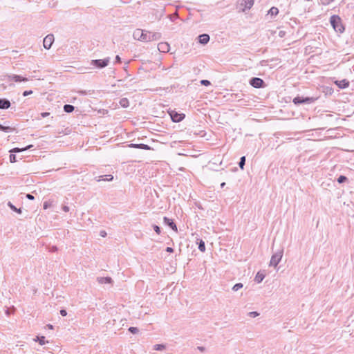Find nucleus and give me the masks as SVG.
<instances>
[{
	"label": "nucleus",
	"mask_w": 354,
	"mask_h": 354,
	"mask_svg": "<svg viewBox=\"0 0 354 354\" xmlns=\"http://www.w3.org/2000/svg\"><path fill=\"white\" fill-rule=\"evenodd\" d=\"M254 1L253 0H239V4L240 6V9L242 11H245L247 9H250L253 6Z\"/></svg>",
	"instance_id": "obj_3"
},
{
	"label": "nucleus",
	"mask_w": 354,
	"mask_h": 354,
	"mask_svg": "<svg viewBox=\"0 0 354 354\" xmlns=\"http://www.w3.org/2000/svg\"><path fill=\"white\" fill-rule=\"evenodd\" d=\"M330 22L335 32L340 34L344 32L345 27L343 24L342 19L338 15L331 16Z\"/></svg>",
	"instance_id": "obj_1"
},
{
	"label": "nucleus",
	"mask_w": 354,
	"mask_h": 354,
	"mask_svg": "<svg viewBox=\"0 0 354 354\" xmlns=\"http://www.w3.org/2000/svg\"><path fill=\"white\" fill-rule=\"evenodd\" d=\"M60 314L62 315V316H66L67 315V313L65 310H62L60 311Z\"/></svg>",
	"instance_id": "obj_38"
},
{
	"label": "nucleus",
	"mask_w": 354,
	"mask_h": 354,
	"mask_svg": "<svg viewBox=\"0 0 354 354\" xmlns=\"http://www.w3.org/2000/svg\"><path fill=\"white\" fill-rule=\"evenodd\" d=\"M242 287H243V284L241 283H239L235 284L233 286L232 289L234 291H237L239 289L241 288Z\"/></svg>",
	"instance_id": "obj_25"
},
{
	"label": "nucleus",
	"mask_w": 354,
	"mask_h": 354,
	"mask_svg": "<svg viewBox=\"0 0 354 354\" xmlns=\"http://www.w3.org/2000/svg\"><path fill=\"white\" fill-rule=\"evenodd\" d=\"M279 14V9L277 7H272L268 12V15L274 17Z\"/></svg>",
	"instance_id": "obj_17"
},
{
	"label": "nucleus",
	"mask_w": 354,
	"mask_h": 354,
	"mask_svg": "<svg viewBox=\"0 0 354 354\" xmlns=\"http://www.w3.org/2000/svg\"><path fill=\"white\" fill-rule=\"evenodd\" d=\"M245 156H243L241 158V160H240V162H239V167H241V169H243V167H244V165H245Z\"/></svg>",
	"instance_id": "obj_24"
},
{
	"label": "nucleus",
	"mask_w": 354,
	"mask_h": 354,
	"mask_svg": "<svg viewBox=\"0 0 354 354\" xmlns=\"http://www.w3.org/2000/svg\"><path fill=\"white\" fill-rule=\"evenodd\" d=\"M250 83L254 88H261L263 85V81L258 77L252 78Z\"/></svg>",
	"instance_id": "obj_8"
},
{
	"label": "nucleus",
	"mask_w": 354,
	"mask_h": 354,
	"mask_svg": "<svg viewBox=\"0 0 354 354\" xmlns=\"http://www.w3.org/2000/svg\"><path fill=\"white\" fill-rule=\"evenodd\" d=\"M335 83L340 88H345L349 85V82L346 80L335 81Z\"/></svg>",
	"instance_id": "obj_13"
},
{
	"label": "nucleus",
	"mask_w": 354,
	"mask_h": 354,
	"mask_svg": "<svg viewBox=\"0 0 354 354\" xmlns=\"http://www.w3.org/2000/svg\"><path fill=\"white\" fill-rule=\"evenodd\" d=\"M35 341H38L40 345H44L46 344L45 337H44V336L37 337L35 339Z\"/></svg>",
	"instance_id": "obj_22"
},
{
	"label": "nucleus",
	"mask_w": 354,
	"mask_h": 354,
	"mask_svg": "<svg viewBox=\"0 0 354 354\" xmlns=\"http://www.w3.org/2000/svg\"><path fill=\"white\" fill-rule=\"evenodd\" d=\"M316 100L315 98L313 97H302L300 96H297L293 99V102L295 104H301V103H312Z\"/></svg>",
	"instance_id": "obj_5"
},
{
	"label": "nucleus",
	"mask_w": 354,
	"mask_h": 354,
	"mask_svg": "<svg viewBox=\"0 0 354 354\" xmlns=\"http://www.w3.org/2000/svg\"><path fill=\"white\" fill-rule=\"evenodd\" d=\"M11 208H12L13 209H15L17 212L18 213H21V209H17L16 207H13V206H11Z\"/></svg>",
	"instance_id": "obj_41"
},
{
	"label": "nucleus",
	"mask_w": 354,
	"mask_h": 354,
	"mask_svg": "<svg viewBox=\"0 0 354 354\" xmlns=\"http://www.w3.org/2000/svg\"><path fill=\"white\" fill-rule=\"evenodd\" d=\"M250 315L253 317H255L259 315V313H257V312H250Z\"/></svg>",
	"instance_id": "obj_35"
},
{
	"label": "nucleus",
	"mask_w": 354,
	"mask_h": 354,
	"mask_svg": "<svg viewBox=\"0 0 354 354\" xmlns=\"http://www.w3.org/2000/svg\"><path fill=\"white\" fill-rule=\"evenodd\" d=\"M198 38L199 42L202 44H206L209 40V36L207 34H203Z\"/></svg>",
	"instance_id": "obj_16"
},
{
	"label": "nucleus",
	"mask_w": 354,
	"mask_h": 354,
	"mask_svg": "<svg viewBox=\"0 0 354 354\" xmlns=\"http://www.w3.org/2000/svg\"><path fill=\"white\" fill-rule=\"evenodd\" d=\"M201 84L205 86H209L210 84V82L206 80H203L201 81Z\"/></svg>",
	"instance_id": "obj_30"
},
{
	"label": "nucleus",
	"mask_w": 354,
	"mask_h": 354,
	"mask_svg": "<svg viewBox=\"0 0 354 354\" xmlns=\"http://www.w3.org/2000/svg\"><path fill=\"white\" fill-rule=\"evenodd\" d=\"M264 279V274L261 272H258L255 277V281L260 283Z\"/></svg>",
	"instance_id": "obj_19"
},
{
	"label": "nucleus",
	"mask_w": 354,
	"mask_h": 354,
	"mask_svg": "<svg viewBox=\"0 0 354 354\" xmlns=\"http://www.w3.org/2000/svg\"><path fill=\"white\" fill-rule=\"evenodd\" d=\"M129 330L132 333H136L138 331V328L136 327H130Z\"/></svg>",
	"instance_id": "obj_31"
},
{
	"label": "nucleus",
	"mask_w": 354,
	"mask_h": 354,
	"mask_svg": "<svg viewBox=\"0 0 354 354\" xmlns=\"http://www.w3.org/2000/svg\"><path fill=\"white\" fill-rule=\"evenodd\" d=\"M281 258V254H274L271 258L270 265L276 267L278 265V263H279Z\"/></svg>",
	"instance_id": "obj_9"
},
{
	"label": "nucleus",
	"mask_w": 354,
	"mask_h": 354,
	"mask_svg": "<svg viewBox=\"0 0 354 354\" xmlns=\"http://www.w3.org/2000/svg\"><path fill=\"white\" fill-rule=\"evenodd\" d=\"M9 80H12V81H14L15 82H26V81L28 80L27 78L23 77H21L20 75H13L12 76H9Z\"/></svg>",
	"instance_id": "obj_11"
},
{
	"label": "nucleus",
	"mask_w": 354,
	"mask_h": 354,
	"mask_svg": "<svg viewBox=\"0 0 354 354\" xmlns=\"http://www.w3.org/2000/svg\"><path fill=\"white\" fill-rule=\"evenodd\" d=\"M164 221L166 224H167L175 232L178 231V228L176 225L174 223L171 219L168 218L167 217L164 218Z\"/></svg>",
	"instance_id": "obj_12"
},
{
	"label": "nucleus",
	"mask_w": 354,
	"mask_h": 354,
	"mask_svg": "<svg viewBox=\"0 0 354 354\" xmlns=\"http://www.w3.org/2000/svg\"><path fill=\"white\" fill-rule=\"evenodd\" d=\"M166 251L168 252H173L174 250H173L172 248L167 247V249H166Z\"/></svg>",
	"instance_id": "obj_40"
},
{
	"label": "nucleus",
	"mask_w": 354,
	"mask_h": 354,
	"mask_svg": "<svg viewBox=\"0 0 354 354\" xmlns=\"http://www.w3.org/2000/svg\"><path fill=\"white\" fill-rule=\"evenodd\" d=\"M108 176L109 177V178H106V179L102 178V180H113V177L112 175H109Z\"/></svg>",
	"instance_id": "obj_39"
},
{
	"label": "nucleus",
	"mask_w": 354,
	"mask_h": 354,
	"mask_svg": "<svg viewBox=\"0 0 354 354\" xmlns=\"http://www.w3.org/2000/svg\"><path fill=\"white\" fill-rule=\"evenodd\" d=\"M153 228H154L155 232H156L158 234H159L160 233V227H159L158 226L155 225Z\"/></svg>",
	"instance_id": "obj_34"
},
{
	"label": "nucleus",
	"mask_w": 354,
	"mask_h": 354,
	"mask_svg": "<svg viewBox=\"0 0 354 354\" xmlns=\"http://www.w3.org/2000/svg\"><path fill=\"white\" fill-rule=\"evenodd\" d=\"M32 93V91H25L23 93L24 96H28V95H30Z\"/></svg>",
	"instance_id": "obj_32"
},
{
	"label": "nucleus",
	"mask_w": 354,
	"mask_h": 354,
	"mask_svg": "<svg viewBox=\"0 0 354 354\" xmlns=\"http://www.w3.org/2000/svg\"><path fill=\"white\" fill-rule=\"evenodd\" d=\"M54 41V36L53 35H47L44 39V47L49 49Z\"/></svg>",
	"instance_id": "obj_7"
},
{
	"label": "nucleus",
	"mask_w": 354,
	"mask_h": 354,
	"mask_svg": "<svg viewBox=\"0 0 354 354\" xmlns=\"http://www.w3.org/2000/svg\"><path fill=\"white\" fill-rule=\"evenodd\" d=\"M198 249L201 252H205V243L202 240L200 241V243H199V245H198Z\"/></svg>",
	"instance_id": "obj_23"
},
{
	"label": "nucleus",
	"mask_w": 354,
	"mask_h": 354,
	"mask_svg": "<svg viewBox=\"0 0 354 354\" xmlns=\"http://www.w3.org/2000/svg\"><path fill=\"white\" fill-rule=\"evenodd\" d=\"M32 147V145H28V146H27V147H24V148H21V149L16 147V148H14V149H11V150L10 151V153H14V152H20V151H25V150H26V149H30V147Z\"/></svg>",
	"instance_id": "obj_18"
},
{
	"label": "nucleus",
	"mask_w": 354,
	"mask_h": 354,
	"mask_svg": "<svg viewBox=\"0 0 354 354\" xmlns=\"http://www.w3.org/2000/svg\"><path fill=\"white\" fill-rule=\"evenodd\" d=\"M10 106V102L6 99L0 100V109H8Z\"/></svg>",
	"instance_id": "obj_15"
},
{
	"label": "nucleus",
	"mask_w": 354,
	"mask_h": 354,
	"mask_svg": "<svg viewBox=\"0 0 354 354\" xmlns=\"http://www.w3.org/2000/svg\"><path fill=\"white\" fill-rule=\"evenodd\" d=\"M158 48L162 53H167L169 50V45L166 42H161L158 44Z\"/></svg>",
	"instance_id": "obj_10"
},
{
	"label": "nucleus",
	"mask_w": 354,
	"mask_h": 354,
	"mask_svg": "<svg viewBox=\"0 0 354 354\" xmlns=\"http://www.w3.org/2000/svg\"><path fill=\"white\" fill-rule=\"evenodd\" d=\"M10 161L11 162H15L17 161L16 156L15 154L10 155Z\"/></svg>",
	"instance_id": "obj_29"
},
{
	"label": "nucleus",
	"mask_w": 354,
	"mask_h": 354,
	"mask_svg": "<svg viewBox=\"0 0 354 354\" xmlns=\"http://www.w3.org/2000/svg\"><path fill=\"white\" fill-rule=\"evenodd\" d=\"M105 234H106V233H105V232H103V233H102V236H105Z\"/></svg>",
	"instance_id": "obj_43"
},
{
	"label": "nucleus",
	"mask_w": 354,
	"mask_h": 354,
	"mask_svg": "<svg viewBox=\"0 0 354 354\" xmlns=\"http://www.w3.org/2000/svg\"><path fill=\"white\" fill-rule=\"evenodd\" d=\"M26 198L30 199V200H33L34 199V196L32 195H31V194H28L26 195Z\"/></svg>",
	"instance_id": "obj_37"
},
{
	"label": "nucleus",
	"mask_w": 354,
	"mask_h": 354,
	"mask_svg": "<svg viewBox=\"0 0 354 354\" xmlns=\"http://www.w3.org/2000/svg\"><path fill=\"white\" fill-rule=\"evenodd\" d=\"M346 177L344 176H340L338 179H337V181L339 183H342L343 182H344L345 180H346Z\"/></svg>",
	"instance_id": "obj_28"
},
{
	"label": "nucleus",
	"mask_w": 354,
	"mask_h": 354,
	"mask_svg": "<svg viewBox=\"0 0 354 354\" xmlns=\"http://www.w3.org/2000/svg\"><path fill=\"white\" fill-rule=\"evenodd\" d=\"M133 37L135 39L142 41H149L153 39L155 34L148 32H145L142 30L138 29L134 32Z\"/></svg>",
	"instance_id": "obj_2"
},
{
	"label": "nucleus",
	"mask_w": 354,
	"mask_h": 354,
	"mask_svg": "<svg viewBox=\"0 0 354 354\" xmlns=\"http://www.w3.org/2000/svg\"><path fill=\"white\" fill-rule=\"evenodd\" d=\"M116 59L119 60V59H120L119 56H117V57H116Z\"/></svg>",
	"instance_id": "obj_45"
},
{
	"label": "nucleus",
	"mask_w": 354,
	"mask_h": 354,
	"mask_svg": "<svg viewBox=\"0 0 354 354\" xmlns=\"http://www.w3.org/2000/svg\"><path fill=\"white\" fill-rule=\"evenodd\" d=\"M165 348V346L162 344H156L154 346V349L156 351L163 350Z\"/></svg>",
	"instance_id": "obj_26"
},
{
	"label": "nucleus",
	"mask_w": 354,
	"mask_h": 354,
	"mask_svg": "<svg viewBox=\"0 0 354 354\" xmlns=\"http://www.w3.org/2000/svg\"><path fill=\"white\" fill-rule=\"evenodd\" d=\"M50 115V113L48 112H43L41 113V115L42 118H45V117H47Z\"/></svg>",
	"instance_id": "obj_36"
},
{
	"label": "nucleus",
	"mask_w": 354,
	"mask_h": 354,
	"mask_svg": "<svg viewBox=\"0 0 354 354\" xmlns=\"http://www.w3.org/2000/svg\"><path fill=\"white\" fill-rule=\"evenodd\" d=\"M109 62V59H104L93 60L91 64L98 68H103V67L106 66L108 65Z\"/></svg>",
	"instance_id": "obj_6"
},
{
	"label": "nucleus",
	"mask_w": 354,
	"mask_h": 354,
	"mask_svg": "<svg viewBox=\"0 0 354 354\" xmlns=\"http://www.w3.org/2000/svg\"><path fill=\"white\" fill-rule=\"evenodd\" d=\"M169 115L171 116V120L174 122H180L181 120H183L184 119V118L185 116L184 113H179L174 110L169 111Z\"/></svg>",
	"instance_id": "obj_4"
},
{
	"label": "nucleus",
	"mask_w": 354,
	"mask_h": 354,
	"mask_svg": "<svg viewBox=\"0 0 354 354\" xmlns=\"http://www.w3.org/2000/svg\"><path fill=\"white\" fill-rule=\"evenodd\" d=\"M0 130L3 131H11L12 129L9 127H4V126L0 124Z\"/></svg>",
	"instance_id": "obj_27"
},
{
	"label": "nucleus",
	"mask_w": 354,
	"mask_h": 354,
	"mask_svg": "<svg viewBox=\"0 0 354 354\" xmlns=\"http://www.w3.org/2000/svg\"><path fill=\"white\" fill-rule=\"evenodd\" d=\"M48 327H49V328H53V326L52 325H49Z\"/></svg>",
	"instance_id": "obj_44"
},
{
	"label": "nucleus",
	"mask_w": 354,
	"mask_h": 354,
	"mask_svg": "<svg viewBox=\"0 0 354 354\" xmlns=\"http://www.w3.org/2000/svg\"><path fill=\"white\" fill-rule=\"evenodd\" d=\"M129 147H132V148H139V149H145V150L151 149L149 146H148L147 145H145V144H131V145H129Z\"/></svg>",
	"instance_id": "obj_14"
},
{
	"label": "nucleus",
	"mask_w": 354,
	"mask_h": 354,
	"mask_svg": "<svg viewBox=\"0 0 354 354\" xmlns=\"http://www.w3.org/2000/svg\"><path fill=\"white\" fill-rule=\"evenodd\" d=\"M64 110L67 113H71L74 110V106L70 104H66L64 106Z\"/></svg>",
	"instance_id": "obj_21"
},
{
	"label": "nucleus",
	"mask_w": 354,
	"mask_h": 354,
	"mask_svg": "<svg viewBox=\"0 0 354 354\" xmlns=\"http://www.w3.org/2000/svg\"><path fill=\"white\" fill-rule=\"evenodd\" d=\"M50 206V203L46 201L44 203V209H47L48 207H49Z\"/></svg>",
	"instance_id": "obj_33"
},
{
	"label": "nucleus",
	"mask_w": 354,
	"mask_h": 354,
	"mask_svg": "<svg viewBox=\"0 0 354 354\" xmlns=\"http://www.w3.org/2000/svg\"><path fill=\"white\" fill-rule=\"evenodd\" d=\"M129 100L127 98H122L120 101V104L122 107H127V106H129Z\"/></svg>",
	"instance_id": "obj_20"
},
{
	"label": "nucleus",
	"mask_w": 354,
	"mask_h": 354,
	"mask_svg": "<svg viewBox=\"0 0 354 354\" xmlns=\"http://www.w3.org/2000/svg\"><path fill=\"white\" fill-rule=\"evenodd\" d=\"M64 210L65 212L68 211V207L65 206V207H64Z\"/></svg>",
	"instance_id": "obj_42"
}]
</instances>
